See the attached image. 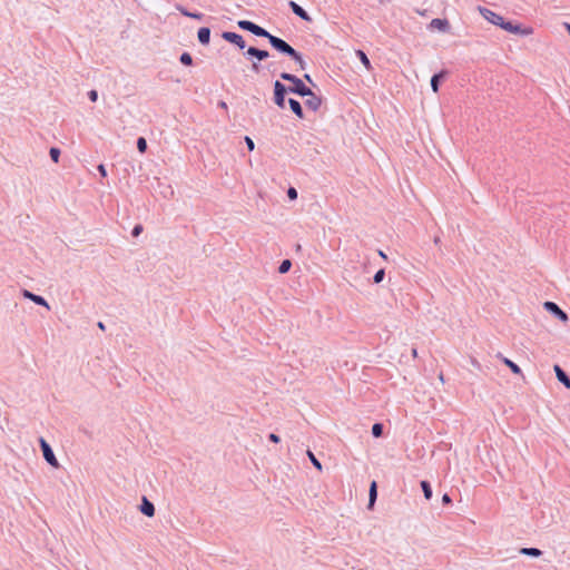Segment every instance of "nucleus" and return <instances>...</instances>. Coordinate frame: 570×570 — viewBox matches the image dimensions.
I'll list each match as a JSON object with an SVG mask.
<instances>
[{
    "mask_svg": "<svg viewBox=\"0 0 570 570\" xmlns=\"http://www.w3.org/2000/svg\"><path fill=\"white\" fill-rule=\"evenodd\" d=\"M282 80L291 82V86H287V90L289 94L297 95L299 97H305L307 95H312V89L307 87L304 81L297 76L283 71L279 75Z\"/></svg>",
    "mask_w": 570,
    "mask_h": 570,
    "instance_id": "f257e3e1",
    "label": "nucleus"
},
{
    "mask_svg": "<svg viewBox=\"0 0 570 570\" xmlns=\"http://www.w3.org/2000/svg\"><path fill=\"white\" fill-rule=\"evenodd\" d=\"M272 46L273 49H275L277 52L287 56V57H294L295 49L287 43L284 39L276 37L269 32L268 37L266 38Z\"/></svg>",
    "mask_w": 570,
    "mask_h": 570,
    "instance_id": "f03ea898",
    "label": "nucleus"
},
{
    "mask_svg": "<svg viewBox=\"0 0 570 570\" xmlns=\"http://www.w3.org/2000/svg\"><path fill=\"white\" fill-rule=\"evenodd\" d=\"M500 28L505 30L507 32L519 36H529L533 32V29L531 27H524L521 23L505 19H503V23H501Z\"/></svg>",
    "mask_w": 570,
    "mask_h": 570,
    "instance_id": "7ed1b4c3",
    "label": "nucleus"
},
{
    "mask_svg": "<svg viewBox=\"0 0 570 570\" xmlns=\"http://www.w3.org/2000/svg\"><path fill=\"white\" fill-rule=\"evenodd\" d=\"M38 442L46 462L52 468L58 469L59 462L53 453L51 445L42 436L38 439Z\"/></svg>",
    "mask_w": 570,
    "mask_h": 570,
    "instance_id": "20e7f679",
    "label": "nucleus"
},
{
    "mask_svg": "<svg viewBox=\"0 0 570 570\" xmlns=\"http://www.w3.org/2000/svg\"><path fill=\"white\" fill-rule=\"evenodd\" d=\"M237 26L242 30L248 31V32L255 35L256 37L267 38L269 35L268 30H266L265 28L258 26L257 23H255L250 20H239L237 22Z\"/></svg>",
    "mask_w": 570,
    "mask_h": 570,
    "instance_id": "39448f33",
    "label": "nucleus"
},
{
    "mask_svg": "<svg viewBox=\"0 0 570 570\" xmlns=\"http://www.w3.org/2000/svg\"><path fill=\"white\" fill-rule=\"evenodd\" d=\"M289 94L288 90H287V86H285L283 82H281L279 80H276L274 82V97H273V100L275 102V105L281 108V109H284L285 108V105H286V95Z\"/></svg>",
    "mask_w": 570,
    "mask_h": 570,
    "instance_id": "423d86ee",
    "label": "nucleus"
},
{
    "mask_svg": "<svg viewBox=\"0 0 570 570\" xmlns=\"http://www.w3.org/2000/svg\"><path fill=\"white\" fill-rule=\"evenodd\" d=\"M544 309L553 315L559 321L566 323L569 320L567 312H564L557 303L547 301L543 304Z\"/></svg>",
    "mask_w": 570,
    "mask_h": 570,
    "instance_id": "0eeeda50",
    "label": "nucleus"
},
{
    "mask_svg": "<svg viewBox=\"0 0 570 570\" xmlns=\"http://www.w3.org/2000/svg\"><path fill=\"white\" fill-rule=\"evenodd\" d=\"M222 38L232 43L235 45L238 49L244 50L246 48V41L243 38L242 35L234 32V31H223Z\"/></svg>",
    "mask_w": 570,
    "mask_h": 570,
    "instance_id": "6e6552de",
    "label": "nucleus"
},
{
    "mask_svg": "<svg viewBox=\"0 0 570 570\" xmlns=\"http://www.w3.org/2000/svg\"><path fill=\"white\" fill-rule=\"evenodd\" d=\"M479 9V12L481 13V16L487 20L489 21L490 23L494 24V26H498L500 27L501 23H503V17L485 7H478Z\"/></svg>",
    "mask_w": 570,
    "mask_h": 570,
    "instance_id": "1a4fd4ad",
    "label": "nucleus"
},
{
    "mask_svg": "<svg viewBox=\"0 0 570 570\" xmlns=\"http://www.w3.org/2000/svg\"><path fill=\"white\" fill-rule=\"evenodd\" d=\"M21 294H22V296L24 298L30 299L36 305L45 306L47 309H50V306H49L47 299L43 296L35 294V293H32V292H30L28 289H22Z\"/></svg>",
    "mask_w": 570,
    "mask_h": 570,
    "instance_id": "9d476101",
    "label": "nucleus"
},
{
    "mask_svg": "<svg viewBox=\"0 0 570 570\" xmlns=\"http://www.w3.org/2000/svg\"><path fill=\"white\" fill-rule=\"evenodd\" d=\"M449 71L443 69L431 77L430 85L434 94H438L442 81L446 78Z\"/></svg>",
    "mask_w": 570,
    "mask_h": 570,
    "instance_id": "9b49d317",
    "label": "nucleus"
},
{
    "mask_svg": "<svg viewBox=\"0 0 570 570\" xmlns=\"http://www.w3.org/2000/svg\"><path fill=\"white\" fill-rule=\"evenodd\" d=\"M244 55L248 58H255L258 61H263L269 57V52L267 50L259 49L253 46L248 47L247 51Z\"/></svg>",
    "mask_w": 570,
    "mask_h": 570,
    "instance_id": "f8f14e48",
    "label": "nucleus"
},
{
    "mask_svg": "<svg viewBox=\"0 0 570 570\" xmlns=\"http://www.w3.org/2000/svg\"><path fill=\"white\" fill-rule=\"evenodd\" d=\"M288 6H289L291 10L293 11V13L296 14L297 17H299L302 20H304V21L312 20L311 16L307 13V11L303 7H301L298 3H296L295 1L291 0L288 2Z\"/></svg>",
    "mask_w": 570,
    "mask_h": 570,
    "instance_id": "ddd939ff",
    "label": "nucleus"
},
{
    "mask_svg": "<svg viewBox=\"0 0 570 570\" xmlns=\"http://www.w3.org/2000/svg\"><path fill=\"white\" fill-rule=\"evenodd\" d=\"M430 27L432 29H438L439 31H442V32H449L451 29V24H450L449 20L441 19V18L432 19V21L430 22Z\"/></svg>",
    "mask_w": 570,
    "mask_h": 570,
    "instance_id": "4468645a",
    "label": "nucleus"
},
{
    "mask_svg": "<svg viewBox=\"0 0 570 570\" xmlns=\"http://www.w3.org/2000/svg\"><path fill=\"white\" fill-rule=\"evenodd\" d=\"M139 510L146 517L151 518L155 515V505L146 497H142L141 503L139 505Z\"/></svg>",
    "mask_w": 570,
    "mask_h": 570,
    "instance_id": "2eb2a0df",
    "label": "nucleus"
},
{
    "mask_svg": "<svg viewBox=\"0 0 570 570\" xmlns=\"http://www.w3.org/2000/svg\"><path fill=\"white\" fill-rule=\"evenodd\" d=\"M306 97L308 98L305 101V106L313 111H317L322 106V97L316 96L313 91L312 95H307Z\"/></svg>",
    "mask_w": 570,
    "mask_h": 570,
    "instance_id": "dca6fc26",
    "label": "nucleus"
},
{
    "mask_svg": "<svg viewBox=\"0 0 570 570\" xmlns=\"http://www.w3.org/2000/svg\"><path fill=\"white\" fill-rule=\"evenodd\" d=\"M553 370L558 381L562 383L567 389H570V376L567 374V372L559 364H556Z\"/></svg>",
    "mask_w": 570,
    "mask_h": 570,
    "instance_id": "f3484780",
    "label": "nucleus"
},
{
    "mask_svg": "<svg viewBox=\"0 0 570 570\" xmlns=\"http://www.w3.org/2000/svg\"><path fill=\"white\" fill-rule=\"evenodd\" d=\"M210 28L208 27H200L197 31V38L200 45L207 46L210 42Z\"/></svg>",
    "mask_w": 570,
    "mask_h": 570,
    "instance_id": "a211bd4d",
    "label": "nucleus"
},
{
    "mask_svg": "<svg viewBox=\"0 0 570 570\" xmlns=\"http://www.w3.org/2000/svg\"><path fill=\"white\" fill-rule=\"evenodd\" d=\"M288 105H289V108L292 110V112L299 119H304L305 115H304V110H303V107L301 105V102L294 98H289L288 99Z\"/></svg>",
    "mask_w": 570,
    "mask_h": 570,
    "instance_id": "6ab92c4d",
    "label": "nucleus"
},
{
    "mask_svg": "<svg viewBox=\"0 0 570 570\" xmlns=\"http://www.w3.org/2000/svg\"><path fill=\"white\" fill-rule=\"evenodd\" d=\"M498 357L502 361L504 365H507L511 370L513 374L522 375L521 367L517 363L503 356L501 353L498 354Z\"/></svg>",
    "mask_w": 570,
    "mask_h": 570,
    "instance_id": "aec40b11",
    "label": "nucleus"
},
{
    "mask_svg": "<svg viewBox=\"0 0 570 570\" xmlns=\"http://www.w3.org/2000/svg\"><path fill=\"white\" fill-rule=\"evenodd\" d=\"M376 499H377V483H376V481H372L370 484V490H368V505H367L368 509H372Z\"/></svg>",
    "mask_w": 570,
    "mask_h": 570,
    "instance_id": "412c9836",
    "label": "nucleus"
},
{
    "mask_svg": "<svg viewBox=\"0 0 570 570\" xmlns=\"http://www.w3.org/2000/svg\"><path fill=\"white\" fill-rule=\"evenodd\" d=\"M356 56L360 59V61L362 62V65L366 68L367 71L373 70L371 60L368 59L367 55L363 50H361V49L356 50Z\"/></svg>",
    "mask_w": 570,
    "mask_h": 570,
    "instance_id": "4be33fe9",
    "label": "nucleus"
},
{
    "mask_svg": "<svg viewBox=\"0 0 570 570\" xmlns=\"http://www.w3.org/2000/svg\"><path fill=\"white\" fill-rule=\"evenodd\" d=\"M519 553L532 558H539L542 556L543 552L538 548H521L519 550Z\"/></svg>",
    "mask_w": 570,
    "mask_h": 570,
    "instance_id": "5701e85b",
    "label": "nucleus"
},
{
    "mask_svg": "<svg viewBox=\"0 0 570 570\" xmlns=\"http://www.w3.org/2000/svg\"><path fill=\"white\" fill-rule=\"evenodd\" d=\"M420 485H421L424 498L426 500H431L432 495H433V490H432L431 483L428 480H422L420 482Z\"/></svg>",
    "mask_w": 570,
    "mask_h": 570,
    "instance_id": "b1692460",
    "label": "nucleus"
},
{
    "mask_svg": "<svg viewBox=\"0 0 570 570\" xmlns=\"http://www.w3.org/2000/svg\"><path fill=\"white\" fill-rule=\"evenodd\" d=\"M371 433L374 438H382L384 435V424L380 422L374 423Z\"/></svg>",
    "mask_w": 570,
    "mask_h": 570,
    "instance_id": "393cba45",
    "label": "nucleus"
},
{
    "mask_svg": "<svg viewBox=\"0 0 570 570\" xmlns=\"http://www.w3.org/2000/svg\"><path fill=\"white\" fill-rule=\"evenodd\" d=\"M179 10H180V13L183 16L189 17V18H193V19H196V20H202L205 17V14L203 12H198V11L190 12V11H188L185 8H179Z\"/></svg>",
    "mask_w": 570,
    "mask_h": 570,
    "instance_id": "a878e982",
    "label": "nucleus"
},
{
    "mask_svg": "<svg viewBox=\"0 0 570 570\" xmlns=\"http://www.w3.org/2000/svg\"><path fill=\"white\" fill-rule=\"evenodd\" d=\"M179 61L181 65L187 66V67L193 66V63H194L191 55L187 51H185L180 55Z\"/></svg>",
    "mask_w": 570,
    "mask_h": 570,
    "instance_id": "bb28decb",
    "label": "nucleus"
},
{
    "mask_svg": "<svg viewBox=\"0 0 570 570\" xmlns=\"http://www.w3.org/2000/svg\"><path fill=\"white\" fill-rule=\"evenodd\" d=\"M292 267V261L291 259H284L281 262L279 266H278V273L279 274H286L289 272Z\"/></svg>",
    "mask_w": 570,
    "mask_h": 570,
    "instance_id": "cd10ccee",
    "label": "nucleus"
},
{
    "mask_svg": "<svg viewBox=\"0 0 570 570\" xmlns=\"http://www.w3.org/2000/svg\"><path fill=\"white\" fill-rule=\"evenodd\" d=\"M61 151L58 147H51L49 149V156L55 164L59 163Z\"/></svg>",
    "mask_w": 570,
    "mask_h": 570,
    "instance_id": "c85d7f7f",
    "label": "nucleus"
},
{
    "mask_svg": "<svg viewBox=\"0 0 570 570\" xmlns=\"http://www.w3.org/2000/svg\"><path fill=\"white\" fill-rule=\"evenodd\" d=\"M289 58L293 59L296 63H298V66L302 70H304L306 68V62L304 61L302 53L298 52L297 50H295L294 57H289Z\"/></svg>",
    "mask_w": 570,
    "mask_h": 570,
    "instance_id": "c756f323",
    "label": "nucleus"
},
{
    "mask_svg": "<svg viewBox=\"0 0 570 570\" xmlns=\"http://www.w3.org/2000/svg\"><path fill=\"white\" fill-rule=\"evenodd\" d=\"M136 144H137V149L140 154H145L147 151L148 145H147V140L144 137H138Z\"/></svg>",
    "mask_w": 570,
    "mask_h": 570,
    "instance_id": "7c9ffc66",
    "label": "nucleus"
},
{
    "mask_svg": "<svg viewBox=\"0 0 570 570\" xmlns=\"http://www.w3.org/2000/svg\"><path fill=\"white\" fill-rule=\"evenodd\" d=\"M307 455L312 462V464L317 469V470H322V464L321 462L318 461V459L315 456V454L311 451V450H307Z\"/></svg>",
    "mask_w": 570,
    "mask_h": 570,
    "instance_id": "2f4dec72",
    "label": "nucleus"
},
{
    "mask_svg": "<svg viewBox=\"0 0 570 570\" xmlns=\"http://www.w3.org/2000/svg\"><path fill=\"white\" fill-rule=\"evenodd\" d=\"M385 277V269L380 268L373 276V283L380 284Z\"/></svg>",
    "mask_w": 570,
    "mask_h": 570,
    "instance_id": "473e14b6",
    "label": "nucleus"
},
{
    "mask_svg": "<svg viewBox=\"0 0 570 570\" xmlns=\"http://www.w3.org/2000/svg\"><path fill=\"white\" fill-rule=\"evenodd\" d=\"M286 194H287V197H288L289 200H296L297 199L298 193H297L295 187L291 186L287 189Z\"/></svg>",
    "mask_w": 570,
    "mask_h": 570,
    "instance_id": "72a5a7b5",
    "label": "nucleus"
},
{
    "mask_svg": "<svg viewBox=\"0 0 570 570\" xmlns=\"http://www.w3.org/2000/svg\"><path fill=\"white\" fill-rule=\"evenodd\" d=\"M144 230V227L142 225L140 224H137L134 226L132 230H131V236L132 237H138Z\"/></svg>",
    "mask_w": 570,
    "mask_h": 570,
    "instance_id": "f704fd0d",
    "label": "nucleus"
},
{
    "mask_svg": "<svg viewBox=\"0 0 570 570\" xmlns=\"http://www.w3.org/2000/svg\"><path fill=\"white\" fill-rule=\"evenodd\" d=\"M87 96L91 102H96L98 100V91L96 89L89 90Z\"/></svg>",
    "mask_w": 570,
    "mask_h": 570,
    "instance_id": "c9c22d12",
    "label": "nucleus"
},
{
    "mask_svg": "<svg viewBox=\"0 0 570 570\" xmlns=\"http://www.w3.org/2000/svg\"><path fill=\"white\" fill-rule=\"evenodd\" d=\"M245 142L249 151H253L255 149V142L250 137L245 136Z\"/></svg>",
    "mask_w": 570,
    "mask_h": 570,
    "instance_id": "e433bc0d",
    "label": "nucleus"
},
{
    "mask_svg": "<svg viewBox=\"0 0 570 570\" xmlns=\"http://www.w3.org/2000/svg\"><path fill=\"white\" fill-rule=\"evenodd\" d=\"M268 440H269L271 442H273V443H278V442H281V438H279V435H278V434H276V433H269V434H268Z\"/></svg>",
    "mask_w": 570,
    "mask_h": 570,
    "instance_id": "4c0bfd02",
    "label": "nucleus"
},
{
    "mask_svg": "<svg viewBox=\"0 0 570 570\" xmlns=\"http://www.w3.org/2000/svg\"><path fill=\"white\" fill-rule=\"evenodd\" d=\"M97 169L101 177H107V169L104 164L98 165Z\"/></svg>",
    "mask_w": 570,
    "mask_h": 570,
    "instance_id": "58836bf2",
    "label": "nucleus"
},
{
    "mask_svg": "<svg viewBox=\"0 0 570 570\" xmlns=\"http://www.w3.org/2000/svg\"><path fill=\"white\" fill-rule=\"evenodd\" d=\"M442 503L443 504H450L452 503V499L451 497L448 494V493H444L443 497H442Z\"/></svg>",
    "mask_w": 570,
    "mask_h": 570,
    "instance_id": "ea45409f",
    "label": "nucleus"
},
{
    "mask_svg": "<svg viewBox=\"0 0 570 570\" xmlns=\"http://www.w3.org/2000/svg\"><path fill=\"white\" fill-rule=\"evenodd\" d=\"M303 78H304L308 83H311L312 86H314V87L316 86V85H315V82L313 81L312 77H311L308 73H305V75L303 76Z\"/></svg>",
    "mask_w": 570,
    "mask_h": 570,
    "instance_id": "a19ab883",
    "label": "nucleus"
},
{
    "mask_svg": "<svg viewBox=\"0 0 570 570\" xmlns=\"http://www.w3.org/2000/svg\"><path fill=\"white\" fill-rule=\"evenodd\" d=\"M252 70L255 71V72H259L261 71V65L258 62H253L252 63Z\"/></svg>",
    "mask_w": 570,
    "mask_h": 570,
    "instance_id": "79ce46f5",
    "label": "nucleus"
},
{
    "mask_svg": "<svg viewBox=\"0 0 570 570\" xmlns=\"http://www.w3.org/2000/svg\"><path fill=\"white\" fill-rule=\"evenodd\" d=\"M377 254L380 255V257H382L384 261H387V255L382 250V249H379L377 250Z\"/></svg>",
    "mask_w": 570,
    "mask_h": 570,
    "instance_id": "37998d69",
    "label": "nucleus"
},
{
    "mask_svg": "<svg viewBox=\"0 0 570 570\" xmlns=\"http://www.w3.org/2000/svg\"><path fill=\"white\" fill-rule=\"evenodd\" d=\"M218 107H219V108H223V109H227V104H226L224 100H220V101L218 102Z\"/></svg>",
    "mask_w": 570,
    "mask_h": 570,
    "instance_id": "c03bdc74",
    "label": "nucleus"
},
{
    "mask_svg": "<svg viewBox=\"0 0 570 570\" xmlns=\"http://www.w3.org/2000/svg\"><path fill=\"white\" fill-rule=\"evenodd\" d=\"M411 353L414 358L417 357V348L416 347H412Z\"/></svg>",
    "mask_w": 570,
    "mask_h": 570,
    "instance_id": "a18cd8bd",
    "label": "nucleus"
},
{
    "mask_svg": "<svg viewBox=\"0 0 570 570\" xmlns=\"http://www.w3.org/2000/svg\"><path fill=\"white\" fill-rule=\"evenodd\" d=\"M97 326H98L100 330H102V331H105V330H106V326H105V324H104L102 322H98Z\"/></svg>",
    "mask_w": 570,
    "mask_h": 570,
    "instance_id": "49530a36",
    "label": "nucleus"
},
{
    "mask_svg": "<svg viewBox=\"0 0 570 570\" xmlns=\"http://www.w3.org/2000/svg\"><path fill=\"white\" fill-rule=\"evenodd\" d=\"M564 26H566V29L568 30V33H569V36H570V23H567V22H566V23H564Z\"/></svg>",
    "mask_w": 570,
    "mask_h": 570,
    "instance_id": "de8ad7c7",
    "label": "nucleus"
},
{
    "mask_svg": "<svg viewBox=\"0 0 570 570\" xmlns=\"http://www.w3.org/2000/svg\"><path fill=\"white\" fill-rule=\"evenodd\" d=\"M472 364H473V365H475V366H478V367H480V364L478 363V361H476V360H472Z\"/></svg>",
    "mask_w": 570,
    "mask_h": 570,
    "instance_id": "09e8293b",
    "label": "nucleus"
},
{
    "mask_svg": "<svg viewBox=\"0 0 570 570\" xmlns=\"http://www.w3.org/2000/svg\"><path fill=\"white\" fill-rule=\"evenodd\" d=\"M390 1H391V0H379V2H380L381 4H384V3L390 2Z\"/></svg>",
    "mask_w": 570,
    "mask_h": 570,
    "instance_id": "8fccbe9b",
    "label": "nucleus"
}]
</instances>
